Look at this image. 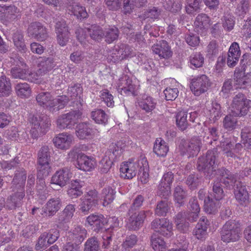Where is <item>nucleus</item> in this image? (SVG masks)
Listing matches in <instances>:
<instances>
[{
	"instance_id": "b1692460",
	"label": "nucleus",
	"mask_w": 251,
	"mask_h": 251,
	"mask_svg": "<svg viewBox=\"0 0 251 251\" xmlns=\"http://www.w3.org/2000/svg\"><path fill=\"white\" fill-rule=\"evenodd\" d=\"M209 222L204 216L201 217L193 230V234L199 240H204L207 234V227Z\"/></svg>"
},
{
	"instance_id": "f704fd0d",
	"label": "nucleus",
	"mask_w": 251,
	"mask_h": 251,
	"mask_svg": "<svg viewBox=\"0 0 251 251\" xmlns=\"http://www.w3.org/2000/svg\"><path fill=\"white\" fill-rule=\"evenodd\" d=\"M156 102L152 97L144 96L142 99L138 101L139 107L146 113L151 112L155 108Z\"/></svg>"
},
{
	"instance_id": "1a4fd4ad",
	"label": "nucleus",
	"mask_w": 251,
	"mask_h": 251,
	"mask_svg": "<svg viewBox=\"0 0 251 251\" xmlns=\"http://www.w3.org/2000/svg\"><path fill=\"white\" fill-rule=\"evenodd\" d=\"M122 152L123 150L121 147L115 143H111L106 152V155L100 161L101 171L103 173L107 172L111 168L113 161L120 157Z\"/></svg>"
},
{
	"instance_id": "412c9836",
	"label": "nucleus",
	"mask_w": 251,
	"mask_h": 251,
	"mask_svg": "<svg viewBox=\"0 0 251 251\" xmlns=\"http://www.w3.org/2000/svg\"><path fill=\"white\" fill-rule=\"evenodd\" d=\"M72 174L67 168H64L55 172L51 178V183L60 187L64 186L69 181Z\"/></svg>"
},
{
	"instance_id": "72a5a7b5",
	"label": "nucleus",
	"mask_w": 251,
	"mask_h": 251,
	"mask_svg": "<svg viewBox=\"0 0 251 251\" xmlns=\"http://www.w3.org/2000/svg\"><path fill=\"white\" fill-rule=\"evenodd\" d=\"M86 230L81 226H76L70 233L69 237L76 244L81 243L86 238Z\"/></svg>"
},
{
	"instance_id": "c03bdc74",
	"label": "nucleus",
	"mask_w": 251,
	"mask_h": 251,
	"mask_svg": "<svg viewBox=\"0 0 251 251\" xmlns=\"http://www.w3.org/2000/svg\"><path fill=\"white\" fill-rule=\"evenodd\" d=\"M17 96L22 98H28L31 94V89L29 85L27 83H19L15 87Z\"/></svg>"
},
{
	"instance_id": "6e6d98bb",
	"label": "nucleus",
	"mask_w": 251,
	"mask_h": 251,
	"mask_svg": "<svg viewBox=\"0 0 251 251\" xmlns=\"http://www.w3.org/2000/svg\"><path fill=\"white\" fill-rule=\"evenodd\" d=\"M176 124L178 127L181 130L187 128L188 126L187 121V113L182 111L177 113L176 115Z\"/></svg>"
},
{
	"instance_id": "680f3d73",
	"label": "nucleus",
	"mask_w": 251,
	"mask_h": 251,
	"mask_svg": "<svg viewBox=\"0 0 251 251\" xmlns=\"http://www.w3.org/2000/svg\"><path fill=\"white\" fill-rule=\"evenodd\" d=\"M224 193L221 183L218 181H215L213 183L212 193L211 194V198L215 200L220 201L224 197Z\"/></svg>"
},
{
	"instance_id": "9b49d317",
	"label": "nucleus",
	"mask_w": 251,
	"mask_h": 251,
	"mask_svg": "<svg viewBox=\"0 0 251 251\" xmlns=\"http://www.w3.org/2000/svg\"><path fill=\"white\" fill-rule=\"evenodd\" d=\"M210 86V80L205 75H202L191 79L190 89L193 93L196 96L207 91Z\"/></svg>"
},
{
	"instance_id": "f03ea898",
	"label": "nucleus",
	"mask_w": 251,
	"mask_h": 251,
	"mask_svg": "<svg viewBox=\"0 0 251 251\" xmlns=\"http://www.w3.org/2000/svg\"><path fill=\"white\" fill-rule=\"evenodd\" d=\"M36 99L39 105L52 112L63 108L70 100L65 95L58 96L53 99L52 95L48 92L39 93Z\"/></svg>"
},
{
	"instance_id": "69168bd1",
	"label": "nucleus",
	"mask_w": 251,
	"mask_h": 251,
	"mask_svg": "<svg viewBox=\"0 0 251 251\" xmlns=\"http://www.w3.org/2000/svg\"><path fill=\"white\" fill-rule=\"evenodd\" d=\"M87 31L90 37L95 40L101 39L104 35L101 28L97 25H92Z\"/></svg>"
},
{
	"instance_id": "bf43d9fd",
	"label": "nucleus",
	"mask_w": 251,
	"mask_h": 251,
	"mask_svg": "<svg viewBox=\"0 0 251 251\" xmlns=\"http://www.w3.org/2000/svg\"><path fill=\"white\" fill-rule=\"evenodd\" d=\"M210 21L209 18L205 14H199L196 17L194 25L200 29H205L209 26Z\"/></svg>"
},
{
	"instance_id": "4d7b16f0",
	"label": "nucleus",
	"mask_w": 251,
	"mask_h": 251,
	"mask_svg": "<svg viewBox=\"0 0 251 251\" xmlns=\"http://www.w3.org/2000/svg\"><path fill=\"white\" fill-rule=\"evenodd\" d=\"M204 58L200 52L192 53L189 57V61L191 68H197L202 66L204 63Z\"/></svg>"
},
{
	"instance_id": "3c124183",
	"label": "nucleus",
	"mask_w": 251,
	"mask_h": 251,
	"mask_svg": "<svg viewBox=\"0 0 251 251\" xmlns=\"http://www.w3.org/2000/svg\"><path fill=\"white\" fill-rule=\"evenodd\" d=\"M202 180V177L198 174H191L187 176L186 184L190 189L194 190L201 185Z\"/></svg>"
},
{
	"instance_id": "2eb2a0df",
	"label": "nucleus",
	"mask_w": 251,
	"mask_h": 251,
	"mask_svg": "<svg viewBox=\"0 0 251 251\" xmlns=\"http://www.w3.org/2000/svg\"><path fill=\"white\" fill-rule=\"evenodd\" d=\"M29 36L36 39L38 41L45 40L48 35L46 28L39 22L31 23L27 29Z\"/></svg>"
},
{
	"instance_id": "4c0bfd02",
	"label": "nucleus",
	"mask_w": 251,
	"mask_h": 251,
	"mask_svg": "<svg viewBox=\"0 0 251 251\" xmlns=\"http://www.w3.org/2000/svg\"><path fill=\"white\" fill-rule=\"evenodd\" d=\"M187 214L185 212H180L176 215L175 218V223L176 228L182 232H186L188 230L189 224L186 222Z\"/></svg>"
},
{
	"instance_id": "2f4dec72",
	"label": "nucleus",
	"mask_w": 251,
	"mask_h": 251,
	"mask_svg": "<svg viewBox=\"0 0 251 251\" xmlns=\"http://www.w3.org/2000/svg\"><path fill=\"white\" fill-rule=\"evenodd\" d=\"M205 114L212 122H215L222 115L221 107L217 102H212L211 105L206 109Z\"/></svg>"
},
{
	"instance_id": "393cba45",
	"label": "nucleus",
	"mask_w": 251,
	"mask_h": 251,
	"mask_svg": "<svg viewBox=\"0 0 251 251\" xmlns=\"http://www.w3.org/2000/svg\"><path fill=\"white\" fill-rule=\"evenodd\" d=\"M73 137L68 133L59 134L53 139L55 146L62 150L68 149L71 146Z\"/></svg>"
},
{
	"instance_id": "7c9ffc66",
	"label": "nucleus",
	"mask_w": 251,
	"mask_h": 251,
	"mask_svg": "<svg viewBox=\"0 0 251 251\" xmlns=\"http://www.w3.org/2000/svg\"><path fill=\"white\" fill-rule=\"evenodd\" d=\"M189 209L191 212L185 213L187 214V220L190 222H195L198 218L200 211V207L198 200L195 198H191L189 201Z\"/></svg>"
},
{
	"instance_id": "4be33fe9",
	"label": "nucleus",
	"mask_w": 251,
	"mask_h": 251,
	"mask_svg": "<svg viewBox=\"0 0 251 251\" xmlns=\"http://www.w3.org/2000/svg\"><path fill=\"white\" fill-rule=\"evenodd\" d=\"M118 89L122 95H133L135 93V85L127 75L120 78L118 83Z\"/></svg>"
},
{
	"instance_id": "a878e982",
	"label": "nucleus",
	"mask_w": 251,
	"mask_h": 251,
	"mask_svg": "<svg viewBox=\"0 0 251 251\" xmlns=\"http://www.w3.org/2000/svg\"><path fill=\"white\" fill-rule=\"evenodd\" d=\"M77 168L84 171H91L94 168L96 162L93 158L90 157L84 154H80L78 158V161L75 163Z\"/></svg>"
},
{
	"instance_id": "58836bf2",
	"label": "nucleus",
	"mask_w": 251,
	"mask_h": 251,
	"mask_svg": "<svg viewBox=\"0 0 251 251\" xmlns=\"http://www.w3.org/2000/svg\"><path fill=\"white\" fill-rule=\"evenodd\" d=\"M132 49L127 45L121 44L119 49L115 50L116 55L115 60H122L127 57H131L132 55Z\"/></svg>"
},
{
	"instance_id": "a19ab883",
	"label": "nucleus",
	"mask_w": 251,
	"mask_h": 251,
	"mask_svg": "<svg viewBox=\"0 0 251 251\" xmlns=\"http://www.w3.org/2000/svg\"><path fill=\"white\" fill-rule=\"evenodd\" d=\"M153 151L157 156L164 157L169 151V147L161 138L156 139L154 145Z\"/></svg>"
},
{
	"instance_id": "338daca9",
	"label": "nucleus",
	"mask_w": 251,
	"mask_h": 251,
	"mask_svg": "<svg viewBox=\"0 0 251 251\" xmlns=\"http://www.w3.org/2000/svg\"><path fill=\"white\" fill-rule=\"evenodd\" d=\"M161 10L155 7H150L147 9L143 14V18L145 19L155 20L159 18Z\"/></svg>"
},
{
	"instance_id": "39448f33",
	"label": "nucleus",
	"mask_w": 251,
	"mask_h": 251,
	"mask_svg": "<svg viewBox=\"0 0 251 251\" xmlns=\"http://www.w3.org/2000/svg\"><path fill=\"white\" fill-rule=\"evenodd\" d=\"M81 109L72 110L58 117L56 120L57 127L60 129H72L77 124L78 120L82 117Z\"/></svg>"
},
{
	"instance_id": "ea45409f",
	"label": "nucleus",
	"mask_w": 251,
	"mask_h": 251,
	"mask_svg": "<svg viewBox=\"0 0 251 251\" xmlns=\"http://www.w3.org/2000/svg\"><path fill=\"white\" fill-rule=\"evenodd\" d=\"M82 185L83 182L80 180L72 181L71 188L67 191L68 196L72 199L76 198L80 196L83 193L81 190Z\"/></svg>"
},
{
	"instance_id": "0e129e2a",
	"label": "nucleus",
	"mask_w": 251,
	"mask_h": 251,
	"mask_svg": "<svg viewBox=\"0 0 251 251\" xmlns=\"http://www.w3.org/2000/svg\"><path fill=\"white\" fill-rule=\"evenodd\" d=\"M137 241V237L134 234L127 236L122 244V249L126 251H129L136 244Z\"/></svg>"
},
{
	"instance_id": "37998d69",
	"label": "nucleus",
	"mask_w": 251,
	"mask_h": 251,
	"mask_svg": "<svg viewBox=\"0 0 251 251\" xmlns=\"http://www.w3.org/2000/svg\"><path fill=\"white\" fill-rule=\"evenodd\" d=\"M69 10L80 20L84 19L88 16L85 8L76 2H72L69 6Z\"/></svg>"
},
{
	"instance_id": "a18cd8bd",
	"label": "nucleus",
	"mask_w": 251,
	"mask_h": 251,
	"mask_svg": "<svg viewBox=\"0 0 251 251\" xmlns=\"http://www.w3.org/2000/svg\"><path fill=\"white\" fill-rule=\"evenodd\" d=\"M116 191L110 186L103 188L101 192V197L103 199V205L106 206L111 203L115 199Z\"/></svg>"
},
{
	"instance_id": "79ce46f5",
	"label": "nucleus",
	"mask_w": 251,
	"mask_h": 251,
	"mask_svg": "<svg viewBox=\"0 0 251 251\" xmlns=\"http://www.w3.org/2000/svg\"><path fill=\"white\" fill-rule=\"evenodd\" d=\"M12 92L10 80L5 75L0 77V97H8Z\"/></svg>"
},
{
	"instance_id": "052dcab7",
	"label": "nucleus",
	"mask_w": 251,
	"mask_h": 251,
	"mask_svg": "<svg viewBox=\"0 0 251 251\" xmlns=\"http://www.w3.org/2000/svg\"><path fill=\"white\" fill-rule=\"evenodd\" d=\"M103 32L105 40L109 44L117 40L119 36L118 29L115 26L106 29Z\"/></svg>"
},
{
	"instance_id": "864d4df0",
	"label": "nucleus",
	"mask_w": 251,
	"mask_h": 251,
	"mask_svg": "<svg viewBox=\"0 0 251 251\" xmlns=\"http://www.w3.org/2000/svg\"><path fill=\"white\" fill-rule=\"evenodd\" d=\"M56 66V63L53 58L50 57H44L41 59V60L39 63V66L40 70L44 73L51 71Z\"/></svg>"
},
{
	"instance_id": "aec40b11",
	"label": "nucleus",
	"mask_w": 251,
	"mask_h": 251,
	"mask_svg": "<svg viewBox=\"0 0 251 251\" xmlns=\"http://www.w3.org/2000/svg\"><path fill=\"white\" fill-rule=\"evenodd\" d=\"M138 167V162L129 160L122 163L120 168L121 176L127 179L132 178L136 176Z\"/></svg>"
},
{
	"instance_id": "49530a36",
	"label": "nucleus",
	"mask_w": 251,
	"mask_h": 251,
	"mask_svg": "<svg viewBox=\"0 0 251 251\" xmlns=\"http://www.w3.org/2000/svg\"><path fill=\"white\" fill-rule=\"evenodd\" d=\"M91 117L96 123L98 124H106L108 119V115L101 109H96L92 111Z\"/></svg>"
},
{
	"instance_id": "5fc2aeb1",
	"label": "nucleus",
	"mask_w": 251,
	"mask_h": 251,
	"mask_svg": "<svg viewBox=\"0 0 251 251\" xmlns=\"http://www.w3.org/2000/svg\"><path fill=\"white\" fill-rule=\"evenodd\" d=\"M14 45L20 51L25 52L26 50L23 33L19 30L16 31L13 35Z\"/></svg>"
},
{
	"instance_id": "c9c22d12",
	"label": "nucleus",
	"mask_w": 251,
	"mask_h": 251,
	"mask_svg": "<svg viewBox=\"0 0 251 251\" xmlns=\"http://www.w3.org/2000/svg\"><path fill=\"white\" fill-rule=\"evenodd\" d=\"M28 69L25 64L20 63L11 69V75L14 78L25 79L27 75Z\"/></svg>"
},
{
	"instance_id": "9d476101",
	"label": "nucleus",
	"mask_w": 251,
	"mask_h": 251,
	"mask_svg": "<svg viewBox=\"0 0 251 251\" xmlns=\"http://www.w3.org/2000/svg\"><path fill=\"white\" fill-rule=\"evenodd\" d=\"M61 206V199L59 198H53L50 199L42 209L33 208L32 213L35 214L38 212L45 217L51 218L59 211Z\"/></svg>"
},
{
	"instance_id": "bb28decb",
	"label": "nucleus",
	"mask_w": 251,
	"mask_h": 251,
	"mask_svg": "<svg viewBox=\"0 0 251 251\" xmlns=\"http://www.w3.org/2000/svg\"><path fill=\"white\" fill-rule=\"evenodd\" d=\"M234 76L236 84L240 88H245L251 81V73H246L239 69H235Z\"/></svg>"
},
{
	"instance_id": "f257e3e1",
	"label": "nucleus",
	"mask_w": 251,
	"mask_h": 251,
	"mask_svg": "<svg viewBox=\"0 0 251 251\" xmlns=\"http://www.w3.org/2000/svg\"><path fill=\"white\" fill-rule=\"evenodd\" d=\"M26 179V172L23 169L17 171L13 179V185H15L17 191L7 201L6 207L13 209L22 205V201L25 197L24 183Z\"/></svg>"
},
{
	"instance_id": "f8f14e48",
	"label": "nucleus",
	"mask_w": 251,
	"mask_h": 251,
	"mask_svg": "<svg viewBox=\"0 0 251 251\" xmlns=\"http://www.w3.org/2000/svg\"><path fill=\"white\" fill-rule=\"evenodd\" d=\"M201 144L200 139L194 138L190 141L182 140L179 145V149L183 155L187 153L189 156H193L199 153Z\"/></svg>"
},
{
	"instance_id": "e2e57ef3",
	"label": "nucleus",
	"mask_w": 251,
	"mask_h": 251,
	"mask_svg": "<svg viewBox=\"0 0 251 251\" xmlns=\"http://www.w3.org/2000/svg\"><path fill=\"white\" fill-rule=\"evenodd\" d=\"M222 25L225 30L230 31L233 29L235 25V19L233 15L226 14L222 19Z\"/></svg>"
},
{
	"instance_id": "de8ad7c7",
	"label": "nucleus",
	"mask_w": 251,
	"mask_h": 251,
	"mask_svg": "<svg viewBox=\"0 0 251 251\" xmlns=\"http://www.w3.org/2000/svg\"><path fill=\"white\" fill-rule=\"evenodd\" d=\"M187 197L186 191L182 186L178 185L175 187L174 192V197L175 201L178 206L183 205Z\"/></svg>"
},
{
	"instance_id": "423d86ee",
	"label": "nucleus",
	"mask_w": 251,
	"mask_h": 251,
	"mask_svg": "<svg viewBox=\"0 0 251 251\" xmlns=\"http://www.w3.org/2000/svg\"><path fill=\"white\" fill-rule=\"evenodd\" d=\"M216 152L208 151L205 156L200 157L197 162V168L199 171H202L207 176H212L216 171L215 165Z\"/></svg>"
},
{
	"instance_id": "603ef678",
	"label": "nucleus",
	"mask_w": 251,
	"mask_h": 251,
	"mask_svg": "<svg viewBox=\"0 0 251 251\" xmlns=\"http://www.w3.org/2000/svg\"><path fill=\"white\" fill-rule=\"evenodd\" d=\"M147 2V0H124L123 11L125 14L130 13L134 6H141Z\"/></svg>"
},
{
	"instance_id": "c85d7f7f",
	"label": "nucleus",
	"mask_w": 251,
	"mask_h": 251,
	"mask_svg": "<svg viewBox=\"0 0 251 251\" xmlns=\"http://www.w3.org/2000/svg\"><path fill=\"white\" fill-rule=\"evenodd\" d=\"M5 137L13 141H22L25 140L27 134L24 131L19 130L16 126H11L5 132Z\"/></svg>"
},
{
	"instance_id": "e433bc0d",
	"label": "nucleus",
	"mask_w": 251,
	"mask_h": 251,
	"mask_svg": "<svg viewBox=\"0 0 251 251\" xmlns=\"http://www.w3.org/2000/svg\"><path fill=\"white\" fill-rule=\"evenodd\" d=\"M220 206L221 203L219 201L213 200L210 197H208L207 199L204 200V210L207 214H216Z\"/></svg>"
},
{
	"instance_id": "6ab92c4d",
	"label": "nucleus",
	"mask_w": 251,
	"mask_h": 251,
	"mask_svg": "<svg viewBox=\"0 0 251 251\" xmlns=\"http://www.w3.org/2000/svg\"><path fill=\"white\" fill-rule=\"evenodd\" d=\"M107 223L106 218L100 213H94L88 216L86 220V224L91 226V228L96 232H99L102 229Z\"/></svg>"
},
{
	"instance_id": "7ed1b4c3",
	"label": "nucleus",
	"mask_w": 251,
	"mask_h": 251,
	"mask_svg": "<svg viewBox=\"0 0 251 251\" xmlns=\"http://www.w3.org/2000/svg\"><path fill=\"white\" fill-rule=\"evenodd\" d=\"M50 149L48 146H42L38 151L37 163L38 174L37 176L40 177L38 182L39 185H37L38 190H41L45 186V181L43 178L49 175L50 172V166L49 161L50 158Z\"/></svg>"
},
{
	"instance_id": "0eeeda50",
	"label": "nucleus",
	"mask_w": 251,
	"mask_h": 251,
	"mask_svg": "<svg viewBox=\"0 0 251 251\" xmlns=\"http://www.w3.org/2000/svg\"><path fill=\"white\" fill-rule=\"evenodd\" d=\"M251 100L246 96L238 93L233 98L231 103V112L234 116L241 117L246 115L250 108Z\"/></svg>"
},
{
	"instance_id": "c756f323",
	"label": "nucleus",
	"mask_w": 251,
	"mask_h": 251,
	"mask_svg": "<svg viewBox=\"0 0 251 251\" xmlns=\"http://www.w3.org/2000/svg\"><path fill=\"white\" fill-rule=\"evenodd\" d=\"M234 193L236 201L241 205L246 206L249 203V195L245 186H237Z\"/></svg>"
},
{
	"instance_id": "774afa93",
	"label": "nucleus",
	"mask_w": 251,
	"mask_h": 251,
	"mask_svg": "<svg viewBox=\"0 0 251 251\" xmlns=\"http://www.w3.org/2000/svg\"><path fill=\"white\" fill-rule=\"evenodd\" d=\"M82 93V88L79 84H76L74 86L70 87L68 90V96L73 100L77 97L80 98Z\"/></svg>"
},
{
	"instance_id": "5701e85b",
	"label": "nucleus",
	"mask_w": 251,
	"mask_h": 251,
	"mask_svg": "<svg viewBox=\"0 0 251 251\" xmlns=\"http://www.w3.org/2000/svg\"><path fill=\"white\" fill-rule=\"evenodd\" d=\"M152 51L160 58L167 59L172 55L171 48L167 41L162 40L152 46Z\"/></svg>"
},
{
	"instance_id": "09e8293b",
	"label": "nucleus",
	"mask_w": 251,
	"mask_h": 251,
	"mask_svg": "<svg viewBox=\"0 0 251 251\" xmlns=\"http://www.w3.org/2000/svg\"><path fill=\"white\" fill-rule=\"evenodd\" d=\"M181 0H163L164 7L172 12H177L182 8Z\"/></svg>"
},
{
	"instance_id": "8fccbe9b",
	"label": "nucleus",
	"mask_w": 251,
	"mask_h": 251,
	"mask_svg": "<svg viewBox=\"0 0 251 251\" xmlns=\"http://www.w3.org/2000/svg\"><path fill=\"white\" fill-rule=\"evenodd\" d=\"M0 242L1 244L9 243L14 238L13 231L4 226L0 227Z\"/></svg>"
},
{
	"instance_id": "20e7f679",
	"label": "nucleus",
	"mask_w": 251,
	"mask_h": 251,
	"mask_svg": "<svg viewBox=\"0 0 251 251\" xmlns=\"http://www.w3.org/2000/svg\"><path fill=\"white\" fill-rule=\"evenodd\" d=\"M240 224L235 220H229L223 226L221 231V239L225 242H235L241 234Z\"/></svg>"
},
{
	"instance_id": "cd10ccee",
	"label": "nucleus",
	"mask_w": 251,
	"mask_h": 251,
	"mask_svg": "<svg viewBox=\"0 0 251 251\" xmlns=\"http://www.w3.org/2000/svg\"><path fill=\"white\" fill-rule=\"evenodd\" d=\"M139 168L138 173V179L142 183H146L149 179V165L147 159L145 157L141 158L138 160Z\"/></svg>"
},
{
	"instance_id": "473e14b6",
	"label": "nucleus",
	"mask_w": 251,
	"mask_h": 251,
	"mask_svg": "<svg viewBox=\"0 0 251 251\" xmlns=\"http://www.w3.org/2000/svg\"><path fill=\"white\" fill-rule=\"evenodd\" d=\"M75 133L77 137L82 140L91 135L93 129L89 123H81L76 126Z\"/></svg>"
},
{
	"instance_id": "dca6fc26",
	"label": "nucleus",
	"mask_w": 251,
	"mask_h": 251,
	"mask_svg": "<svg viewBox=\"0 0 251 251\" xmlns=\"http://www.w3.org/2000/svg\"><path fill=\"white\" fill-rule=\"evenodd\" d=\"M174 179V174L171 172L165 173L158 185V195L166 199L171 194V185Z\"/></svg>"
},
{
	"instance_id": "4468645a",
	"label": "nucleus",
	"mask_w": 251,
	"mask_h": 251,
	"mask_svg": "<svg viewBox=\"0 0 251 251\" xmlns=\"http://www.w3.org/2000/svg\"><path fill=\"white\" fill-rule=\"evenodd\" d=\"M75 210V205L70 204L67 205L64 209L59 213L55 219L56 225L59 228H65V224L69 223L74 216Z\"/></svg>"
},
{
	"instance_id": "6e6552de",
	"label": "nucleus",
	"mask_w": 251,
	"mask_h": 251,
	"mask_svg": "<svg viewBox=\"0 0 251 251\" xmlns=\"http://www.w3.org/2000/svg\"><path fill=\"white\" fill-rule=\"evenodd\" d=\"M31 129L30 130L32 136L37 138L39 136L44 134L50 125V121L45 115H34L31 119Z\"/></svg>"
},
{
	"instance_id": "a211bd4d",
	"label": "nucleus",
	"mask_w": 251,
	"mask_h": 251,
	"mask_svg": "<svg viewBox=\"0 0 251 251\" xmlns=\"http://www.w3.org/2000/svg\"><path fill=\"white\" fill-rule=\"evenodd\" d=\"M216 173L220 176V181L226 188L229 189L233 188L237 181V174L233 173L225 168L218 169Z\"/></svg>"
},
{
	"instance_id": "f3484780",
	"label": "nucleus",
	"mask_w": 251,
	"mask_h": 251,
	"mask_svg": "<svg viewBox=\"0 0 251 251\" xmlns=\"http://www.w3.org/2000/svg\"><path fill=\"white\" fill-rule=\"evenodd\" d=\"M21 11L14 5L0 6V18L6 22H12L16 19L20 18Z\"/></svg>"
},
{
	"instance_id": "ddd939ff",
	"label": "nucleus",
	"mask_w": 251,
	"mask_h": 251,
	"mask_svg": "<svg viewBox=\"0 0 251 251\" xmlns=\"http://www.w3.org/2000/svg\"><path fill=\"white\" fill-rule=\"evenodd\" d=\"M151 214L152 212L150 210L141 211L138 214L133 212L130 215L128 214L129 218L127 224L128 228L132 230L138 229L142 226L145 218Z\"/></svg>"
},
{
	"instance_id": "13d9d810",
	"label": "nucleus",
	"mask_w": 251,
	"mask_h": 251,
	"mask_svg": "<svg viewBox=\"0 0 251 251\" xmlns=\"http://www.w3.org/2000/svg\"><path fill=\"white\" fill-rule=\"evenodd\" d=\"M151 246L154 251H166V246L164 241L156 234L151 238Z\"/></svg>"
}]
</instances>
